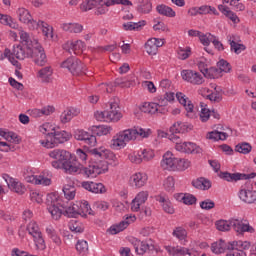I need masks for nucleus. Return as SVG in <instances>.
<instances>
[{"label": "nucleus", "mask_w": 256, "mask_h": 256, "mask_svg": "<svg viewBox=\"0 0 256 256\" xmlns=\"http://www.w3.org/2000/svg\"><path fill=\"white\" fill-rule=\"evenodd\" d=\"M89 153L93 155L94 161L84 168V173L88 177H97V175L107 173L109 165L113 167L119 165L115 153L105 147L94 148Z\"/></svg>", "instance_id": "f257e3e1"}, {"label": "nucleus", "mask_w": 256, "mask_h": 256, "mask_svg": "<svg viewBox=\"0 0 256 256\" xmlns=\"http://www.w3.org/2000/svg\"><path fill=\"white\" fill-rule=\"evenodd\" d=\"M63 201L59 198V196L55 193L48 194L46 197V205L49 213L52 216V219L58 221L61 219V215H65L66 217L77 219L79 215L83 213V207L86 211L91 209L89 206V202L84 201L82 204H72L71 206H65L62 204Z\"/></svg>", "instance_id": "f03ea898"}, {"label": "nucleus", "mask_w": 256, "mask_h": 256, "mask_svg": "<svg viewBox=\"0 0 256 256\" xmlns=\"http://www.w3.org/2000/svg\"><path fill=\"white\" fill-rule=\"evenodd\" d=\"M50 159H54L51 162L54 169H63L68 175H75L79 173L81 169V163L77 161L76 157H73L68 151L64 149H54L48 153Z\"/></svg>", "instance_id": "7ed1b4c3"}, {"label": "nucleus", "mask_w": 256, "mask_h": 256, "mask_svg": "<svg viewBox=\"0 0 256 256\" xmlns=\"http://www.w3.org/2000/svg\"><path fill=\"white\" fill-rule=\"evenodd\" d=\"M151 135V130H145L143 128L134 127L131 129H126L118 134H116L113 139L111 140L110 147L116 151L119 149H123L126 147L129 141H135L137 137L147 138Z\"/></svg>", "instance_id": "20e7f679"}, {"label": "nucleus", "mask_w": 256, "mask_h": 256, "mask_svg": "<svg viewBox=\"0 0 256 256\" xmlns=\"http://www.w3.org/2000/svg\"><path fill=\"white\" fill-rule=\"evenodd\" d=\"M231 227L236 231V233H239L240 235H243V233H255V228L253 226H250L249 224L243 223L241 220H218L216 221V228L218 231H230Z\"/></svg>", "instance_id": "39448f33"}, {"label": "nucleus", "mask_w": 256, "mask_h": 256, "mask_svg": "<svg viewBox=\"0 0 256 256\" xmlns=\"http://www.w3.org/2000/svg\"><path fill=\"white\" fill-rule=\"evenodd\" d=\"M71 139V133L67 131H59L52 128V132L47 134L45 140H40L39 143L42 147H46V149H53V147H57L63 143H67Z\"/></svg>", "instance_id": "423d86ee"}, {"label": "nucleus", "mask_w": 256, "mask_h": 256, "mask_svg": "<svg viewBox=\"0 0 256 256\" xmlns=\"http://www.w3.org/2000/svg\"><path fill=\"white\" fill-rule=\"evenodd\" d=\"M94 117L97 121H104L105 123H111V121H113L114 123H117V121L123 117V114H121L119 104L117 102H111L108 110L96 112Z\"/></svg>", "instance_id": "0eeeda50"}, {"label": "nucleus", "mask_w": 256, "mask_h": 256, "mask_svg": "<svg viewBox=\"0 0 256 256\" xmlns=\"http://www.w3.org/2000/svg\"><path fill=\"white\" fill-rule=\"evenodd\" d=\"M61 67L63 69H68L72 75H86L85 64L81 62L77 57H69L64 62H62Z\"/></svg>", "instance_id": "6e6552de"}, {"label": "nucleus", "mask_w": 256, "mask_h": 256, "mask_svg": "<svg viewBox=\"0 0 256 256\" xmlns=\"http://www.w3.org/2000/svg\"><path fill=\"white\" fill-rule=\"evenodd\" d=\"M27 231L29 235H31L34 239V243L40 251H44V249L47 248L45 245V239L43 238V233H41V229L39 228V225L35 221L29 222L27 225Z\"/></svg>", "instance_id": "1a4fd4ad"}, {"label": "nucleus", "mask_w": 256, "mask_h": 256, "mask_svg": "<svg viewBox=\"0 0 256 256\" xmlns=\"http://www.w3.org/2000/svg\"><path fill=\"white\" fill-rule=\"evenodd\" d=\"M171 141L176 142L175 149L181 153H191L193 155H199L203 153V149L193 142H177L179 141L178 136H172Z\"/></svg>", "instance_id": "9d476101"}, {"label": "nucleus", "mask_w": 256, "mask_h": 256, "mask_svg": "<svg viewBox=\"0 0 256 256\" xmlns=\"http://www.w3.org/2000/svg\"><path fill=\"white\" fill-rule=\"evenodd\" d=\"M251 248V242L249 241H233L229 242V251L233 253H228L226 256H247L245 251Z\"/></svg>", "instance_id": "9b49d317"}, {"label": "nucleus", "mask_w": 256, "mask_h": 256, "mask_svg": "<svg viewBox=\"0 0 256 256\" xmlns=\"http://www.w3.org/2000/svg\"><path fill=\"white\" fill-rule=\"evenodd\" d=\"M29 58L33 59L34 63L39 65V67H43L45 63H47V55L45 54V50L37 42H35L34 47L31 48Z\"/></svg>", "instance_id": "f8f14e48"}, {"label": "nucleus", "mask_w": 256, "mask_h": 256, "mask_svg": "<svg viewBox=\"0 0 256 256\" xmlns=\"http://www.w3.org/2000/svg\"><path fill=\"white\" fill-rule=\"evenodd\" d=\"M137 221V216L130 214L126 215L124 220H122L120 223L112 225L107 232L110 233V235H117V233H121V231H125L131 223H135Z\"/></svg>", "instance_id": "ddd939ff"}, {"label": "nucleus", "mask_w": 256, "mask_h": 256, "mask_svg": "<svg viewBox=\"0 0 256 256\" xmlns=\"http://www.w3.org/2000/svg\"><path fill=\"white\" fill-rule=\"evenodd\" d=\"M220 179L233 183V181H247V179H255L256 173L252 172L250 174L243 173H229V172H220Z\"/></svg>", "instance_id": "4468645a"}, {"label": "nucleus", "mask_w": 256, "mask_h": 256, "mask_svg": "<svg viewBox=\"0 0 256 256\" xmlns=\"http://www.w3.org/2000/svg\"><path fill=\"white\" fill-rule=\"evenodd\" d=\"M181 76L184 81H187L192 85H203V83H205L203 75L193 70H182Z\"/></svg>", "instance_id": "2eb2a0df"}, {"label": "nucleus", "mask_w": 256, "mask_h": 256, "mask_svg": "<svg viewBox=\"0 0 256 256\" xmlns=\"http://www.w3.org/2000/svg\"><path fill=\"white\" fill-rule=\"evenodd\" d=\"M17 15H18L19 21H21V23H26L29 29H33V30L39 29V23L33 20V17L31 16V13L29 12V10L25 8H19L17 10Z\"/></svg>", "instance_id": "dca6fc26"}, {"label": "nucleus", "mask_w": 256, "mask_h": 256, "mask_svg": "<svg viewBox=\"0 0 256 256\" xmlns=\"http://www.w3.org/2000/svg\"><path fill=\"white\" fill-rule=\"evenodd\" d=\"M3 179L4 181H6L8 189L13 191L14 193H17L18 195H23L25 191H27V188L25 187V185H23V183L10 177L8 174H4Z\"/></svg>", "instance_id": "f3484780"}, {"label": "nucleus", "mask_w": 256, "mask_h": 256, "mask_svg": "<svg viewBox=\"0 0 256 256\" xmlns=\"http://www.w3.org/2000/svg\"><path fill=\"white\" fill-rule=\"evenodd\" d=\"M74 137L77 141H83L89 147H95V145H97V137L91 132L77 130Z\"/></svg>", "instance_id": "a211bd4d"}, {"label": "nucleus", "mask_w": 256, "mask_h": 256, "mask_svg": "<svg viewBox=\"0 0 256 256\" xmlns=\"http://www.w3.org/2000/svg\"><path fill=\"white\" fill-rule=\"evenodd\" d=\"M81 187L90 193L103 194L107 193V188L101 182L83 181Z\"/></svg>", "instance_id": "6ab92c4d"}, {"label": "nucleus", "mask_w": 256, "mask_h": 256, "mask_svg": "<svg viewBox=\"0 0 256 256\" xmlns=\"http://www.w3.org/2000/svg\"><path fill=\"white\" fill-rule=\"evenodd\" d=\"M131 243L135 249V252L137 255H145L147 251H153L155 249V246L153 244H149L145 241H141L137 238H132Z\"/></svg>", "instance_id": "aec40b11"}, {"label": "nucleus", "mask_w": 256, "mask_h": 256, "mask_svg": "<svg viewBox=\"0 0 256 256\" xmlns=\"http://www.w3.org/2000/svg\"><path fill=\"white\" fill-rule=\"evenodd\" d=\"M147 199H149V192L148 191H141L139 192L136 197L132 200L131 203V210L134 213L141 211V205L145 204Z\"/></svg>", "instance_id": "412c9836"}, {"label": "nucleus", "mask_w": 256, "mask_h": 256, "mask_svg": "<svg viewBox=\"0 0 256 256\" xmlns=\"http://www.w3.org/2000/svg\"><path fill=\"white\" fill-rule=\"evenodd\" d=\"M148 176L145 173H135L130 177L129 183L132 187H136V189H141V187H145L147 184Z\"/></svg>", "instance_id": "4be33fe9"}, {"label": "nucleus", "mask_w": 256, "mask_h": 256, "mask_svg": "<svg viewBox=\"0 0 256 256\" xmlns=\"http://www.w3.org/2000/svg\"><path fill=\"white\" fill-rule=\"evenodd\" d=\"M177 158L173 156V153L167 152L163 155L161 161V167L167 171H175Z\"/></svg>", "instance_id": "5701e85b"}, {"label": "nucleus", "mask_w": 256, "mask_h": 256, "mask_svg": "<svg viewBox=\"0 0 256 256\" xmlns=\"http://www.w3.org/2000/svg\"><path fill=\"white\" fill-rule=\"evenodd\" d=\"M11 55L12 57H16V59H19V61L29 59V56L31 55V48L26 47L25 50L21 45L13 46Z\"/></svg>", "instance_id": "b1692460"}, {"label": "nucleus", "mask_w": 256, "mask_h": 256, "mask_svg": "<svg viewBox=\"0 0 256 256\" xmlns=\"http://www.w3.org/2000/svg\"><path fill=\"white\" fill-rule=\"evenodd\" d=\"M167 253L172 256H195L193 253H191V250L189 248L181 247V246H167L166 247Z\"/></svg>", "instance_id": "393cba45"}, {"label": "nucleus", "mask_w": 256, "mask_h": 256, "mask_svg": "<svg viewBox=\"0 0 256 256\" xmlns=\"http://www.w3.org/2000/svg\"><path fill=\"white\" fill-rule=\"evenodd\" d=\"M239 198L244 203H254L256 205V191L242 189L239 191Z\"/></svg>", "instance_id": "a878e982"}, {"label": "nucleus", "mask_w": 256, "mask_h": 256, "mask_svg": "<svg viewBox=\"0 0 256 256\" xmlns=\"http://www.w3.org/2000/svg\"><path fill=\"white\" fill-rule=\"evenodd\" d=\"M230 249L231 248H229V242L226 243L223 239H220L219 241H216L211 245V251L216 255H221V253H223L224 251H229Z\"/></svg>", "instance_id": "bb28decb"}, {"label": "nucleus", "mask_w": 256, "mask_h": 256, "mask_svg": "<svg viewBox=\"0 0 256 256\" xmlns=\"http://www.w3.org/2000/svg\"><path fill=\"white\" fill-rule=\"evenodd\" d=\"M218 11H220V13H223L227 19H230V21H232V23H239L241 20L239 19V16H237V14H235V12L231 11V9H229V7L220 4L218 5Z\"/></svg>", "instance_id": "cd10ccee"}, {"label": "nucleus", "mask_w": 256, "mask_h": 256, "mask_svg": "<svg viewBox=\"0 0 256 256\" xmlns=\"http://www.w3.org/2000/svg\"><path fill=\"white\" fill-rule=\"evenodd\" d=\"M176 99L181 105H183V107H185L187 113H193V103H191V100H189V98L186 97L185 94L181 92L176 93Z\"/></svg>", "instance_id": "c85d7f7f"}, {"label": "nucleus", "mask_w": 256, "mask_h": 256, "mask_svg": "<svg viewBox=\"0 0 256 256\" xmlns=\"http://www.w3.org/2000/svg\"><path fill=\"white\" fill-rule=\"evenodd\" d=\"M19 36H20L22 45H25L28 49H33L35 47V43H39V41H37L36 39L32 40L29 33L23 30L19 32Z\"/></svg>", "instance_id": "c756f323"}, {"label": "nucleus", "mask_w": 256, "mask_h": 256, "mask_svg": "<svg viewBox=\"0 0 256 256\" xmlns=\"http://www.w3.org/2000/svg\"><path fill=\"white\" fill-rule=\"evenodd\" d=\"M156 201L161 203L162 209L165 213H168L169 215H173V213H175V208H173V204H171L169 198L165 196H158Z\"/></svg>", "instance_id": "7c9ffc66"}, {"label": "nucleus", "mask_w": 256, "mask_h": 256, "mask_svg": "<svg viewBox=\"0 0 256 256\" xmlns=\"http://www.w3.org/2000/svg\"><path fill=\"white\" fill-rule=\"evenodd\" d=\"M77 115H79L78 109L71 108L70 110H65L60 115V121L63 124L69 123V121H71V119H73V117H77Z\"/></svg>", "instance_id": "2f4dec72"}, {"label": "nucleus", "mask_w": 256, "mask_h": 256, "mask_svg": "<svg viewBox=\"0 0 256 256\" xmlns=\"http://www.w3.org/2000/svg\"><path fill=\"white\" fill-rule=\"evenodd\" d=\"M83 49H85V42L77 40L75 42L70 43L68 53H74L75 55H79V53H81Z\"/></svg>", "instance_id": "473e14b6"}, {"label": "nucleus", "mask_w": 256, "mask_h": 256, "mask_svg": "<svg viewBox=\"0 0 256 256\" xmlns=\"http://www.w3.org/2000/svg\"><path fill=\"white\" fill-rule=\"evenodd\" d=\"M157 13L159 15H163L164 17H175L176 13L173 10V8L165 5V4H160L156 7Z\"/></svg>", "instance_id": "72a5a7b5"}, {"label": "nucleus", "mask_w": 256, "mask_h": 256, "mask_svg": "<svg viewBox=\"0 0 256 256\" xmlns=\"http://www.w3.org/2000/svg\"><path fill=\"white\" fill-rule=\"evenodd\" d=\"M140 111L142 113H148L150 115H155L157 111H159V107H157V103L155 102H145L141 107Z\"/></svg>", "instance_id": "f704fd0d"}, {"label": "nucleus", "mask_w": 256, "mask_h": 256, "mask_svg": "<svg viewBox=\"0 0 256 256\" xmlns=\"http://www.w3.org/2000/svg\"><path fill=\"white\" fill-rule=\"evenodd\" d=\"M62 29L69 33H81L83 31V25L79 23H64L62 24Z\"/></svg>", "instance_id": "c9c22d12"}, {"label": "nucleus", "mask_w": 256, "mask_h": 256, "mask_svg": "<svg viewBox=\"0 0 256 256\" xmlns=\"http://www.w3.org/2000/svg\"><path fill=\"white\" fill-rule=\"evenodd\" d=\"M206 137L211 141H226L229 135L225 132H219L217 130H214L212 132H208Z\"/></svg>", "instance_id": "e433bc0d"}, {"label": "nucleus", "mask_w": 256, "mask_h": 256, "mask_svg": "<svg viewBox=\"0 0 256 256\" xmlns=\"http://www.w3.org/2000/svg\"><path fill=\"white\" fill-rule=\"evenodd\" d=\"M101 5V0H86L80 5L82 11H91Z\"/></svg>", "instance_id": "4c0bfd02"}, {"label": "nucleus", "mask_w": 256, "mask_h": 256, "mask_svg": "<svg viewBox=\"0 0 256 256\" xmlns=\"http://www.w3.org/2000/svg\"><path fill=\"white\" fill-rule=\"evenodd\" d=\"M135 85V79L131 78H117L114 81V87H133Z\"/></svg>", "instance_id": "58836bf2"}, {"label": "nucleus", "mask_w": 256, "mask_h": 256, "mask_svg": "<svg viewBox=\"0 0 256 256\" xmlns=\"http://www.w3.org/2000/svg\"><path fill=\"white\" fill-rule=\"evenodd\" d=\"M253 147L250 143L241 142L235 146L236 153H242V155H249V152L252 151Z\"/></svg>", "instance_id": "ea45409f"}, {"label": "nucleus", "mask_w": 256, "mask_h": 256, "mask_svg": "<svg viewBox=\"0 0 256 256\" xmlns=\"http://www.w3.org/2000/svg\"><path fill=\"white\" fill-rule=\"evenodd\" d=\"M53 75V69H51V66H46L39 70L38 77L44 81V83L49 82V78Z\"/></svg>", "instance_id": "a19ab883"}, {"label": "nucleus", "mask_w": 256, "mask_h": 256, "mask_svg": "<svg viewBox=\"0 0 256 256\" xmlns=\"http://www.w3.org/2000/svg\"><path fill=\"white\" fill-rule=\"evenodd\" d=\"M205 77L206 79H219L223 77V73L221 72V68L210 67Z\"/></svg>", "instance_id": "79ce46f5"}, {"label": "nucleus", "mask_w": 256, "mask_h": 256, "mask_svg": "<svg viewBox=\"0 0 256 256\" xmlns=\"http://www.w3.org/2000/svg\"><path fill=\"white\" fill-rule=\"evenodd\" d=\"M32 183H34L35 185H43L44 187H47L49 185H51V179L39 175V176H32V180H30Z\"/></svg>", "instance_id": "37998d69"}, {"label": "nucleus", "mask_w": 256, "mask_h": 256, "mask_svg": "<svg viewBox=\"0 0 256 256\" xmlns=\"http://www.w3.org/2000/svg\"><path fill=\"white\" fill-rule=\"evenodd\" d=\"M75 192H76L75 186L73 185L66 184L63 187V193L65 196V199H67L68 201H72V199H75Z\"/></svg>", "instance_id": "c03bdc74"}, {"label": "nucleus", "mask_w": 256, "mask_h": 256, "mask_svg": "<svg viewBox=\"0 0 256 256\" xmlns=\"http://www.w3.org/2000/svg\"><path fill=\"white\" fill-rule=\"evenodd\" d=\"M188 127L182 122H176L170 127V133L175 135V133H186Z\"/></svg>", "instance_id": "a18cd8bd"}, {"label": "nucleus", "mask_w": 256, "mask_h": 256, "mask_svg": "<svg viewBox=\"0 0 256 256\" xmlns=\"http://www.w3.org/2000/svg\"><path fill=\"white\" fill-rule=\"evenodd\" d=\"M191 167V162L187 159L176 158L175 171H185Z\"/></svg>", "instance_id": "49530a36"}, {"label": "nucleus", "mask_w": 256, "mask_h": 256, "mask_svg": "<svg viewBox=\"0 0 256 256\" xmlns=\"http://www.w3.org/2000/svg\"><path fill=\"white\" fill-rule=\"evenodd\" d=\"M228 42L230 44L231 51H234L236 55H239L242 51H245L247 47L245 45L235 42V40H231V37L228 38Z\"/></svg>", "instance_id": "de8ad7c7"}, {"label": "nucleus", "mask_w": 256, "mask_h": 256, "mask_svg": "<svg viewBox=\"0 0 256 256\" xmlns=\"http://www.w3.org/2000/svg\"><path fill=\"white\" fill-rule=\"evenodd\" d=\"M199 15H219V12L215 7L203 5L198 7Z\"/></svg>", "instance_id": "09e8293b"}, {"label": "nucleus", "mask_w": 256, "mask_h": 256, "mask_svg": "<svg viewBox=\"0 0 256 256\" xmlns=\"http://www.w3.org/2000/svg\"><path fill=\"white\" fill-rule=\"evenodd\" d=\"M55 112V108L53 106H46L42 109H34L32 113L35 117H41V115H50Z\"/></svg>", "instance_id": "8fccbe9b"}, {"label": "nucleus", "mask_w": 256, "mask_h": 256, "mask_svg": "<svg viewBox=\"0 0 256 256\" xmlns=\"http://www.w3.org/2000/svg\"><path fill=\"white\" fill-rule=\"evenodd\" d=\"M0 23L2 25H8L12 29L17 28V23L13 22V18L7 14H0Z\"/></svg>", "instance_id": "3c124183"}, {"label": "nucleus", "mask_w": 256, "mask_h": 256, "mask_svg": "<svg viewBox=\"0 0 256 256\" xmlns=\"http://www.w3.org/2000/svg\"><path fill=\"white\" fill-rule=\"evenodd\" d=\"M173 237H176L179 241L187 239V230L183 227H176L172 232Z\"/></svg>", "instance_id": "603ef678"}, {"label": "nucleus", "mask_w": 256, "mask_h": 256, "mask_svg": "<svg viewBox=\"0 0 256 256\" xmlns=\"http://www.w3.org/2000/svg\"><path fill=\"white\" fill-rule=\"evenodd\" d=\"M38 27H42V32L44 33L45 37H53V28L49 26L46 22L38 21Z\"/></svg>", "instance_id": "864d4df0"}, {"label": "nucleus", "mask_w": 256, "mask_h": 256, "mask_svg": "<svg viewBox=\"0 0 256 256\" xmlns=\"http://www.w3.org/2000/svg\"><path fill=\"white\" fill-rule=\"evenodd\" d=\"M200 106V120L202 121V123H207V121H209V117H211V110L205 108V104H203V102L200 103Z\"/></svg>", "instance_id": "5fc2aeb1"}, {"label": "nucleus", "mask_w": 256, "mask_h": 256, "mask_svg": "<svg viewBox=\"0 0 256 256\" xmlns=\"http://www.w3.org/2000/svg\"><path fill=\"white\" fill-rule=\"evenodd\" d=\"M145 49L148 55H157V51H159V48L150 39L145 43Z\"/></svg>", "instance_id": "6e6d98bb"}, {"label": "nucleus", "mask_w": 256, "mask_h": 256, "mask_svg": "<svg viewBox=\"0 0 256 256\" xmlns=\"http://www.w3.org/2000/svg\"><path fill=\"white\" fill-rule=\"evenodd\" d=\"M5 58H7L12 63V65L17 63V60H15V57H13V54H11V50L9 48H6L4 52L0 51V61H3Z\"/></svg>", "instance_id": "4d7b16f0"}, {"label": "nucleus", "mask_w": 256, "mask_h": 256, "mask_svg": "<svg viewBox=\"0 0 256 256\" xmlns=\"http://www.w3.org/2000/svg\"><path fill=\"white\" fill-rule=\"evenodd\" d=\"M164 189L168 192L171 191H175V178H173L172 176H168L165 180H164Z\"/></svg>", "instance_id": "13d9d810"}, {"label": "nucleus", "mask_w": 256, "mask_h": 256, "mask_svg": "<svg viewBox=\"0 0 256 256\" xmlns=\"http://www.w3.org/2000/svg\"><path fill=\"white\" fill-rule=\"evenodd\" d=\"M191 57V47L179 48L178 49V59L181 61H185V59H189Z\"/></svg>", "instance_id": "bf43d9fd"}, {"label": "nucleus", "mask_w": 256, "mask_h": 256, "mask_svg": "<svg viewBox=\"0 0 256 256\" xmlns=\"http://www.w3.org/2000/svg\"><path fill=\"white\" fill-rule=\"evenodd\" d=\"M152 9H153V5L149 1H146L137 7L138 13H144V14L151 13Z\"/></svg>", "instance_id": "052dcab7"}, {"label": "nucleus", "mask_w": 256, "mask_h": 256, "mask_svg": "<svg viewBox=\"0 0 256 256\" xmlns=\"http://www.w3.org/2000/svg\"><path fill=\"white\" fill-rule=\"evenodd\" d=\"M217 65L220 68L221 73H231V64L227 62V60L221 59L218 61Z\"/></svg>", "instance_id": "680f3d73"}, {"label": "nucleus", "mask_w": 256, "mask_h": 256, "mask_svg": "<svg viewBox=\"0 0 256 256\" xmlns=\"http://www.w3.org/2000/svg\"><path fill=\"white\" fill-rule=\"evenodd\" d=\"M200 208L204 211H211V209H215V202L211 199H206L200 202Z\"/></svg>", "instance_id": "e2e57ef3"}, {"label": "nucleus", "mask_w": 256, "mask_h": 256, "mask_svg": "<svg viewBox=\"0 0 256 256\" xmlns=\"http://www.w3.org/2000/svg\"><path fill=\"white\" fill-rule=\"evenodd\" d=\"M76 249L79 253H86V251H89V244L85 240H79L76 244Z\"/></svg>", "instance_id": "0e129e2a"}, {"label": "nucleus", "mask_w": 256, "mask_h": 256, "mask_svg": "<svg viewBox=\"0 0 256 256\" xmlns=\"http://www.w3.org/2000/svg\"><path fill=\"white\" fill-rule=\"evenodd\" d=\"M93 209H97L98 211H107V209H109V203L106 201H96L93 204Z\"/></svg>", "instance_id": "69168bd1"}, {"label": "nucleus", "mask_w": 256, "mask_h": 256, "mask_svg": "<svg viewBox=\"0 0 256 256\" xmlns=\"http://www.w3.org/2000/svg\"><path fill=\"white\" fill-rule=\"evenodd\" d=\"M109 11V8L105 5L103 0H100V5L96 6L95 15H105Z\"/></svg>", "instance_id": "338daca9"}, {"label": "nucleus", "mask_w": 256, "mask_h": 256, "mask_svg": "<svg viewBox=\"0 0 256 256\" xmlns=\"http://www.w3.org/2000/svg\"><path fill=\"white\" fill-rule=\"evenodd\" d=\"M183 203L184 205H195L197 203V197L193 194L186 193Z\"/></svg>", "instance_id": "774afa93"}]
</instances>
